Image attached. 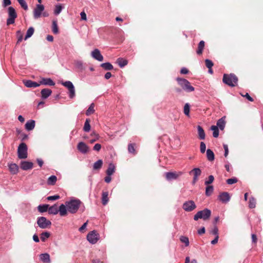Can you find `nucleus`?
<instances>
[{"mask_svg":"<svg viewBox=\"0 0 263 263\" xmlns=\"http://www.w3.org/2000/svg\"><path fill=\"white\" fill-rule=\"evenodd\" d=\"M128 151L129 153L135 154V149L133 144H129L128 146Z\"/></svg>","mask_w":263,"mask_h":263,"instance_id":"57","label":"nucleus"},{"mask_svg":"<svg viewBox=\"0 0 263 263\" xmlns=\"http://www.w3.org/2000/svg\"><path fill=\"white\" fill-rule=\"evenodd\" d=\"M197 131L199 139L204 140L205 138V134L203 128L200 125L197 126Z\"/></svg>","mask_w":263,"mask_h":263,"instance_id":"26","label":"nucleus"},{"mask_svg":"<svg viewBox=\"0 0 263 263\" xmlns=\"http://www.w3.org/2000/svg\"><path fill=\"white\" fill-rule=\"evenodd\" d=\"M39 82L40 85H44L48 86H54L55 85V83L50 78H42Z\"/></svg>","mask_w":263,"mask_h":263,"instance_id":"17","label":"nucleus"},{"mask_svg":"<svg viewBox=\"0 0 263 263\" xmlns=\"http://www.w3.org/2000/svg\"><path fill=\"white\" fill-rule=\"evenodd\" d=\"M211 234L214 235L215 237L219 236L218 235V229L217 226H214L213 229L210 232Z\"/></svg>","mask_w":263,"mask_h":263,"instance_id":"52","label":"nucleus"},{"mask_svg":"<svg viewBox=\"0 0 263 263\" xmlns=\"http://www.w3.org/2000/svg\"><path fill=\"white\" fill-rule=\"evenodd\" d=\"M48 204H40L38 206L37 209L40 213H44L48 211Z\"/></svg>","mask_w":263,"mask_h":263,"instance_id":"38","label":"nucleus"},{"mask_svg":"<svg viewBox=\"0 0 263 263\" xmlns=\"http://www.w3.org/2000/svg\"><path fill=\"white\" fill-rule=\"evenodd\" d=\"M223 82L231 87H234L237 84L238 78L233 73L224 74L222 79Z\"/></svg>","mask_w":263,"mask_h":263,"instance_id":"2","label":"nucleus"},{"mask_svg":"<svg viewBox=\"0 0 263 263\" xmlns=\"http://www.w3.org/2000/svg\"><path fill=\"white\" fill-rule=\"evenodd\" d=\"M226 125V121L224 120V117H222L219 119L217 122V126L218 128H219L220 129L223 130Z\"/></svg>","mask_w":263,"mask_h":263,"instance_id":"28","label":"nucleus"},{"mask_svg":"<svg viewBox=\"0 0 263 263\" xmlns=\"http://www.w3.org/2000/svg\"><path fill=\"white\" fill-rule=\"evenodd\" d=\"M8 166L11 174L14 175L18 173V166L15 163H11Z\"/></svg>","mask_w":263,"mask_h":263,"instance_id":"22","label":"nucleus"},{"mask_svg":"<svg viewBox=\"0 0 263 263\" xmlns=\"http://www.w3.org/2000/svg\"><path fill=\"white\" fill-rule=\"evenodd\" d=\"M90 120L89 119H86L83 127V130L85 132H89L90 130Z\"/></svg>","mask_w":263,"mask_h":263,"instance_id":"36","label":"nucleus"},{"mask_svg":"<svg viewBox=\"0 0 263 263\" xmlns=\"http://www.w3.org/2000/svg\"><path fill=\"white\" fill-rule=\"evenodd\" d=\"M80 15L82 20H86V14L84 11L81 12Z\"/></svg>","mask_w":263,"mask_h":263,"instance_id":"64","label":"nucleus"},{"mask_svg":"<svg viewBox=\"0 0 263 263\" xmlns=\"http://www.w3.org/2000/svg\"><path fill=\"white\" fill-rule=\"evenodd\" d=\"M182 174V173L179 172L178 173L176 172H167L165 173V177L166 179L168 181L176 179L178 177L181 176Z\"/></svg>","mask_w":263,"mask_h":263,"instance_id":"14","label":"nucleus"},{"mask_svg":"<svg viewBox=\"0 0 263 263\" xmlns=\"http://www.w3.org/2000/svg\"><path fill=\"white\" fill-rule=\"evenodd\" d=\"M40 259L44 263H50V255L48 253L41 254L40 255Z\"/></svg>","mask_w":263,"mask_h":263,"instance_id":"23","label":"nucleus"},{"mask_svg":"<svg viewBox=\"0 0 263 263\" xmlns=\"http://www.w3.org/2000/svg\"><path fill=\"white\" fill-rule=\"evenodd\" d=\"M237 182V179L236 178H230L227 180V183L228 184H233Z\"/></svg>","mask_w":263,"mask_h":263,"instance_id":"56","label":"nucleus"},{"mask_svg":"<svg viewBox=\"0 0 263 263\" xmlns=\"http://www.w3.org/2000/svg\"><path fill=\"white\" fill-rule=\"evenodd\" d=\"M180 241L185 244L186 247L189 246L190 244L189 238L187 237L182 236L180 238Z\"/></svg>","mask_w":263,"mask_h":263,"instance_id":"50","label":"nucleus"},{"mask_svg":"<svg viewBox=\"0 0 263 263\" xmlns=\"http://www.w3.org/2000/svg\"><path fill=\"white\" fill-rule=\"evenodd\" d=\"M35 127V121L30 120L28 121L25 124V128L27 130H31L34 129Z\"/></svg>","mask_w":263,"mask_h":263,"instance_id":"25","label":"nucleus"},{"mask_svg":"<svg viewBox=\"0 0 263 263\" xmlns=\"http://www.w3.org/2000/svg\"><path fill=\"white\" fill-rule=\"evenodd\" d=\"M57 180V177L55 175L50 176L47 180V184L48 185H53L55 184Z\"/></svg>","mask_w":263,"mask_h":263,"instance_id":"35","label":"nucleus"},{"mask_svg":"<svg viewBox=\"0 0 263 263\" xmlns=\"http://www.w3.org/2000/svg\"><path fill=\"white\" fill-rule=\"evenodd\" d=\"M117 63L121 68H122L127 64V61L120 58L117 59Z\"/></svg>","mask_w":263,"mask_h":263,"instance_id":"42","label":"nucleus"},{"mask_svg":"<svg viewBox=\"0 0 263 263\" xmlns=\"http://www.w3.org/2000/svg\"><path fill=\"white\" fill-rule=\"evenodd\" d=\"M214 191V187L213 185H207L205 188V195L206 196H210L212 195Z\"/></svg>","mask_w":263,"mask_h":263,"instance_id":"41","label":"nucleus"},{"mask_svg":"<svg viewBox=\"0 0 263 263\" xmlns=\"http://www.w3.org/2000/svg\"><path fill=\"white\" fill-rule=\"evenodd\" d=\"M101 145L99 143L96 144L93 147V149L97 152H99L101 149Z\"/></svg>","mask_w":263,"mask_h":263,"instance_id":"58","label":"nucleus"},{"mask_svg":"<svg viewBox=\"0 0 263 263\" xmlns=\"http://www.w3.org/2000/svg\"><path fill=\"white\" fill-rule=\"evenodd\" d=\"M44 9L45 7L43 5L37 4L33 11L34 18L37 19L40 18L41 16Z\"/></svg>","mask_w":263,"mask_h":263,"instance_id":"10","label":"nucleus"},{"mask_svg":"<svg viewBox=\"0 0 263 263\" xmlns=\"http://www.w3.org/2000/svg\"><path fill=\"white\" fill-rule=\"evenodd\" d=\"M218 199L221 202L227 203L229 202L231 199L230 194L226 192L220 193L218 196Z\"/></svg>","mask_w":263,"mask_h":263,"instance_id":"12","label":"nucleus"},{"mask_svg":"<svg viewBox=\"0 0 263 263\" xmlns=\"http://www.w3.org/2000/svg\"><path fill=\"white\" fill-rule=\"evenodd\" d=\"M211 215V211L208 209H204L203 210L198 211L194 216V219L196 221L199 219H203L206 220L209 219Z\"/></svg>","mask_w":263,"mask_h":263,"instance_id":"4","label":"nucleus"},{"mask_svg":"<svg viewBox=\"0 0 263 263\" xmlns=\"http://www.w3.org/2000/svg\"><path fill=\"white\" fill-rule=\"evenodd\" d=\"M41 97L43 99L48 98L52 93V90L48 88L43 89L41 91Z\"/></svg>","mask_w":263,"mask_h":263,"instance_id":"21","label":"nucleus"},{"mask_svg":"<svg viewBox=\"0 0 263 263\" xmlns=\"http://www.w3.org/2000/svg\"><path fill=\"white\" fill-rule=\"evenodd\" d=\"M190 175L193 174L194 177L192 181L193 184H195L198 180V177L201 174V171L199 168H194L189 172Z\"/></svg>","mask_w":263,"mask_h":263,"instance_id":"13","label":"nucleus"},{"mask_svg":"<svg viewBox=\"0 0 263 263\" xmlns=\"http://www.w3.org/2000/svg\"><path fill=\"white\" fill-rule=\"evenodd\" d=\"M211 129L213 131V136L214 138H217L219 136V129L217 126L212 125L211 127Z\"/></svg>","mask_w":263,"mask_h":263,"instance_id":"40","label":"nucleus"},{"mask_svg":"<svg viewBox=\"0 0 263 263\" xmlns=\"http://www.w3.org/2000/svg\"><path fill=\"white\" fill-rule=\"evenodd\" d=\"M204 47V42L201 41L198 46V49L197 50V53L198 54H201L202 53L203 49Z\"/></svg>","mask_w":263,"mask_h":263,"instance_id":"37","label":"nucleus"},{"mask_svg":"<svg viewBox=\"0 0 263 263\" xmlns=\"http://www.w3.org/2000/svg\"><path fill=\"white\" fill-rule=\"evenodd\" d=\"M27 145L24 143H21L17 148V156L20 159H26L27 158Z\"/></svg>","mask_w":263,"mask_h":263,"instance_id":"5","label":"nucleus"},{"mask_svg":"<svg viewBox=\"0 0 263 263\" xmlns=\"http://www.w3.org/2000/svg\"><path fill=\"white\" fill-rule=\"evenodd\" d=\"M205 65L208 69H210V68H212V66H213V63L210 60L206 59L205 60Z\"/></svg>","mask_w":263,"mask_h":263,"instance_id":"54","label":"nucleus"},{"mask_svg":"<svg viewBox=\"0 0 263 263\" xmlns=\"http://www.w3.org/2000/svg\"><path fill=\"white\" fill-rule=\"evenodd\" d=\"M21 7L25 10H28V5L25 0H17Z\"/></svg>","mask_w":263,"mask_h":263,"instance_id":"49","label":"nucleus"},{"mask_svg":"<svg viewBox=\"0 0 263 263\" xmlns=\"http://www.w3.org/2000/svg\"><path fill=\"white\" fill-rule=\"evenodd\" d=\"M185 263H197V262L196 259H193L192 261H190V257L187 256L185 258Z\"/></svg>","mask_w":263,"mask_h":263,"instance_id":"60","label":"nucleus"},{"mask_svg":"<svg viewBox=\"0 0 263 263\" xmlns=\"http://www.w3.org/2000/svg\"><path fill=\"white\" fill-rule=\"evenodd\" d=\"M62 84L68 89L69 98H73L75 96V89L72 83L67 81L62 82Z\"/></svg>","mask_w":263,"mask_h":263,"instance_id":"9","label":"nucleus"},{"mask_svg":"<svg viewBox=\"0 0 263 263\" xmlns=\"http://www.w3.org/2000/svg\"><path fill=\"white\" fill-rule=\"evenodd\" d=\"M90 136L95 137L93 139H91L90 140V143H94L95 141H96L97 140H98L99 139V135L98 134H97L95 132H92L91 133Z\"/></svg>","mask_w":263,"mask_h":263,"instance_id":"48","label":"nucleus"},{"mask_svg":"<svg viewBox=\"0 0 263 263\" xmlns=\"http://www.w3.org/2000/svg\"><path fill=\"white\" fill-rule=\"evenodd\" d=\"M66 204L68 212L71 214H74L77 212L82 204V202L78 199H71L67 201Z\"/></svg>","mask_w":263,"mask_h":263,"instance_id":"1","label":"nucleus"},{"mask_svg":"<svg viewBox=\"0 0 263 263\" xmlns=\"http://www.w3.org/2000/svg\"><path fill=\"white\" fill-rule=\"evenodd\" d=\"M48 213L49 214L56 215L59 213V208L55 204L50 207H48Z\"/></svg>","mask_w":263,"mask_h":263,"instance_id":"27","label":"nucleus"},{"mask_svg":"<svg viewBox=\"0 0 263 263\" xmlns=\"http://www.w3.org/2000/svg\"><path fill=\"white\" fill-rule=\"evenodd\" d=\"M10 0H3V6L5 7L7 6H9L11 4Z\"/></svg>","mask_w":263,"mask_h":263,"instance_id":"61","label":"nucleus"},{"mask_svg":"<svg viewBox=\"0 0 263 263\" xmlns=\"http://www.w3.org/2000/svg\"><path fill=\"white\" fill-rule=\"evenodd\" d=\"M63 9L64 7L61 4L56 5L54 9V14L55 15H58Z\"/></svg>","mask_w":263,"mask_h":263,"instance_id":"30","label":"nucleus"},{"mask_svg":"<svg viewBox=\"0 0 263 263\" xmlns=\"http://www.w3.org/2000/svg\"><path fill=\"white\" fill-rule=\"evenodd\" d=\"M196 205L193 200L185 201L182 205L183 209L186 212H191L195 209Z\"/></svg>","mask_w":263,"mask_h":263,"instance_id":"11","label":"nucleus"},{"mask_svg":"<svg viewBox=\"0 0 263 263\" xmlns=\"http://www.w3.org/2000/svg\"><path fill=\"white\" fill-rule=\"evenodd\" d=\"M67 209L65 204H62L59 208V212L61 216H64L67 214Z\"/></svg>","mask_w":263,"mask_h":263,"instance_id":"24","label":"nucleus"},{"mask_svg":"<svg viewBox=\"0 0 263 263\" xmlns=\"http://www.w3.org/2000/svg\"><path fill=\"white\" fill-rule=\"evenodd\" d=\"M91 57L95 60L101 62L103 60V57L98 49H95L91 52Z\"/></svg>","mask_w":263,"mask_h":263,"instance_id":"15","label":"nucleus"},{"mask_svg":"<svg viewBox=\"0 0 263 263\" xmlns=\"http://www.w3.org/2000/svg\"><path fill=\"white\" fill-rule=\"evenodd\" d=\"M115 170V166L114 164L110 163L108 165V167L106 170V174L108 176H111L114 174Z\"/></svg>","mask_w":263,"mask_h":263,"instance_id":"31","label":"nucleus"},{"mask_svg":"<svg viewBox=\"0 0 263 263\" xmlns=\"http://www.w3.org/2000/svg\"><path fill=\"white\" fill-rule=\"evenodd\" d=\"M50 234L48 232H43L41 234V239L42 241L44 242L45 240L49 237Z\"/></svg>","mask_w":263,"mask_h":263,"instance_id":"45","label":"nucleus"},{"mask_svg":"<svg viewBox=\"0 0 263 263\" xmlns=\"http://www.w3.org/2000/svg\"><path fill=\"white\" fill-rule=\"evenodd\" d=\"M94 108H95V104L93 103H91L86 111V115L89 116L91 114H93L95 112Z\"/></svg>","mask_w":263,"mask_h":263,"instance_id":"43","label":"nucleus"},{"mask_svg":"<svg viewBox=\"0 0 263 263\" xmlns=\"http://www.w3.org/2000/svg\"><path fill=\"white\" fill-rule=\"evenodd\" d=\"M214 180V177L213 175H210L208 177V179L205 180L204 182V184L206 185H209L211 184Z\"/></svg>","mask_w":263,"mask_h":263,"instance_id":"51","label":"nucleus"},{"mask_svg":"<svg viewBox=\"0 0 263 263\" xmlns=\"http://www.w3.org/2000/svg\"><path fill=\"white\" fill-rule=\"evenodd\" d=\"M60 197L59 195H55L47 197V199L49 201H54L60 199Z\"/></svg>","mask_w":263,"mask_h":263,"instance_id":"55","label":"nucleus"},{"mask_svg":"<svg viewBox=\"0 0 263 263\" xmlns=\"http://www.w3.org/2000/svg\"><path fill=\"white\" fill-rule=\"evenodd\" d=\"M77 148L82 154L87 153L89 150V147L84 142H80L78 144Z\"/></svg>","mask_w":263,"mask_h":263,"instance_id":"16","label":"nucleus"},{"mask_svg":"<svg viewBox=\"0 0 263 263\" xmlns=\"http://www.w3.org/2000/svg\"><path fill=\"white\" fill-rule=\"evenodd\" d=\"M206 157L209 161H212L214 160L215 155L213 152L210 149H208L206 151Z\"/></svg>","mask_w":263,"mask_h":263,"instance_id":"29","label":"nucleus"},{"mask_svg":"<svg viewBox=\"0 0 263 263\" xmlns=\"http://www.w3.org/2000/svg\"><path fill=\"white\" fill-rule=\"evenodd\" d=\"M190 104L189 103H186L184 105V108H183V112L184 114L187 116H190Z\"/></svg>","mask_w":263,"mask_h":263,"instance_id":"47","label":"nucleus"},{"mask_svg":"<svg viewBox=\"0 0 263 263\" xmlns=\"http://www.w3.org/2000/svg\"><path fill=\"white\" fill-rule=\"evenodd\" d=\"M103 164V161L100 159L97 161L93 165V170H99L101 168Z\"/></svg>","mask_w":263,"mask_h":263,"instance_id":"44","label":"nucleus"},{"mask_svg":"<svg viewBox=\"0 0 263 263\" xmlns=\"http://www.w3.org/2000/svg\"><path fill=\"white\" fill-rule=\"evenodd\" d=\"M74 67L79 72H82L86 68L83 62L80 60H77L74 62Z\"/></svg>","mask_w":263,"mask_h":263,"instance_id":"19","label":"nucleus"},{"mask_svg":"<svg viewBox=\"0 0 263 263\" xmlns=\"http://www.w3.org/2000/svg\"><path fill=\"white\" fill-rule=\"evenodd\" d=\"M24 85L27 87L35 88L40 86V82L37 83L31 80H27L24 82Z\"/></svg>","mask_w":263,"mask_h":263,"instance_id":"20","label":"nucleus"},{"mask_svg":"<svg viewBox=\"0 0 263 263\" xmlns=\"http://www.w3.org/2000/svg\"><path fill=\"white\" fill-rule=\"evenodd\" d=\"M99 234L97 231L93 230L90 232L87 235V240L91 244H95L97 243L99 239Z\"/></svg>","mask_w":263,"mask_h":263,"instance_id":"8","label":"nucleus"},{"mask_svg":"<svg viewBox=\"0 0 263 263\" xmlns=\"http://www.w3.org/2000/svg\"><path fill=\"white\" fill-rule=\"evenodd\" d=\"M108 193L107 192H103L102 195V204L105 205L108 201Z\"/></svg>","mask_w":263,"mask_h":263,"instance_id":"33","label":"nucleus"},{"mask_svg":"<svg viewBox=\"0 0 263 263\" xmlns=\"http://www.w3.org/2000/svg\"><path fill=\"white\" fill-rule=\"evenodd\" d=\"M34 31V29L32 27H29L27 31L24 39L26 40L28 38L30 37L33 35Z\"/></svg>","mask_w":263,"mask_h":263,"instance_id":"39","label":"nucleus"},{"mask_svg":"<svg viewBox=\"0 0 263 263\" xmlns=\"http://www.w3.org/2000/svg\"><path fill=\"white\" fill-rule=\"evenodd\" d=\"M177 81L179 85L184 91L189 92L194 90V87L191 85L190 82L188 80L185 79L177 78Z\"/></svg>","mask_w":263,"mask_h":263,"instance_id":"3","label":"nucleus"},{"mask_svg":"<svg viewBox=\"0 0 263 263\" xmlns=\"http://www.w3.org/2000/svg\"><path fill=\"white\" fill-rule=\"evenodd\" d=\"M37 224L40 228L46 229L51 226V222L50 220H47L46 217L42 216L37 218Z\"/></svg>","mask_w":263,"mask_h":263,"instance_id":"7","label":"nucleus"},{"mask_svg":"<svg viewBox=\"0 0 263 263\" xmlns=\"http://www.w3.org/2000/svg\"><path fill=\"white\" fill-rule=\"evenodd\" d=\"M52 31L53 33L55 34H58L59 32L57 20H53L52 21Z\"/></svg>","mask_w":263,"mask_h":263,"instance_id":"32","label":"nucleus"},{"mask_svg":"<svg viewBox=\"0 0 263 263\" xmlns=\"http://www.w3.org/2000/svg\"><path fill=\"white\" fill-rule=\"evenodd\" d=\"M223 148H224V155L225 157H227V156L228 155V154H229L228 146V145L227 144H223Z\"/></svg>","mask_w":263,"mask_h":263,"instance_id":"59","label":"nucleus"},{"mask_svg":"<svg viewBox=\"0 0 263 263\" xmlns=\"http://www.w3.org/2000/svg\"><path fill=\"white\" fill-rule=\"evenodd\" d=\"M8 18L7 20V25L13 24L14 23L15 19L17 17V14L14 8L9 7L8 9Z\"/></svg>","mask_w":263,"mask_h":263,"instance_id":"6","label":"nucleus"},{"mask_svg":"<svg viewBox=\"0 0 263 263\" xmlns=\"http://www.w3.org/2000/svg\"><path fill=\"white\" fill-rule=\"evenodd\" d=\"M87 225V221L85 222L79 229V231L83 232V231L86 229Z\"/></svg>","mask_w":263,"mask_h":263,"instance_id":"62","label":"nucleus"},{"mask_svg":"<svg viewBox=\"0 0 263 263\" xmlns=\"http://www.w3.org/2000/svg\"><path fill=\"white\" fill-rule=\"evenodd\" d=\"M100 66L105 70H111L113 69V66L109 62L102 63Z\"/></svg>","mask_w":263,"mask_h":263,"instance_id":"34","label":"nucleus"},{"mask_svg":"<svg viewBox=\"0 0 263 263\" xmlns=\"http://www.w3.org/2000/svg\"><path fill=\"white\" fill-rule=\"evenodd\" d=\"M256 206V200L254 197H251L249 199V206L250 209H253Z\"/></svg>","mask_w":263,"mask_h":263,"instance_id":"46","label":"nucleus"},{"mask_svg":"<svg viewBox=\"0 0 263 263\" xmlns=\"http://www.w3.org/2000/svg\"><path fill=\"white\" fill-rule=\"evenodd\" d=\"M200 151L202 154L205 153L206 151V145L203 142H201L200 144Z\"/></svg>","mask_w":263,"mask_h":263,"instance_id":"53","label":"nucleus"},{"mask_svg":"<svg viewBox=\"0 0 263 263\" xmlns=\"http://www.w3.org/2000/svg\"><path fill=\"white\" fill-rule=\"evenodd\" d=\"M21 169L24 171L30 170L33 167V163L29 161H22L20 164Z\"/></svg>","mask_w":263,"mask_h":263,"instance_id":"18","label":"nucleus"},{"mask_svg":"<svg viewBox=\"0 0 263 263\" xmlns=\"http://www.w3.org/2000/svg\"><path fill=\"white\" fill-rule=\"evenodd\" d=\"M205 232V228L204 227L201 228L200 229L198 230V234L199 235H202L204 234Z\"/></svg>","mask_w":263,"mask_h":263,"instance_id":"63","label":"nucleus"}]
</instances>
